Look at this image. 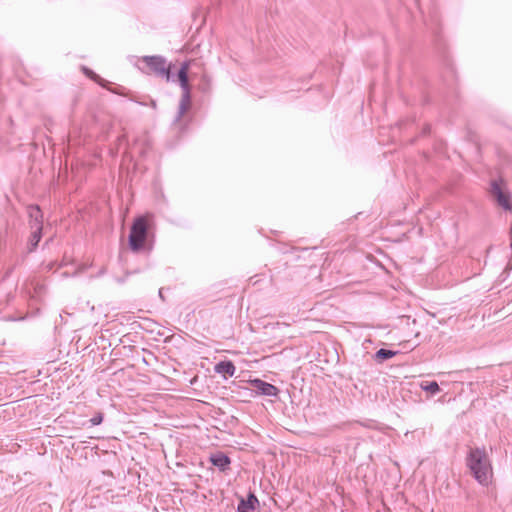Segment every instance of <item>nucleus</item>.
Masks as SVG:
<instances>
[{
    "instance_id": "obj_23",
    "label": "nucleus",
    "mask_w": 512,
    "mask_h": 512,
    "mask_svg": "<svg viewBox=\"0 0 512 512\" xmlns=\"http://www.w3.org/2000/svg\"><path fill=\"white\" fill-rule=\"evenodd\" d=\"M158 295H159L160 299H162V301H165V298H164V295H163V288L159 289Z\"/></svg>"
},
{
    "instance_id": "obj_19",
    "label": "nucleus",
    "mask_w": 512,
    "mask_h": 512,
    "mask_svg": "<svg viewBox=\"0 0 512 512\" xmlns=\"http://www.w3.org/2000/svg\"><path fill=\"white\" fill-rule=\"evenodd\" d=\"M125 90L126 88L123 87V86H119L118 88H116L115 90H110L112 93L114 94H117V95H121V96H125Z\"/></svg>"
},
{
    "instance_id": "obj_18",
    "label": "nucleus",
    "mask_w": 512,
    "mask_h": 512,
    "mask_svg": "<svg viewBox=\"0 0 512 512\" xmlns=\"http://www.w3.org/2000/svg\"><path fill=\"white\" fill-rule=\"evenodd\" d=\"M444 63H445V66H446L447 72H448L449 74H451V76H454V75H455V70H454L453 65L450 63L449 59L445 57V59H444Z\"/></svg>"
},
{
    "instance_id": "obj_11",
    "label": "nucleus",
    "mask_w": 512,
    "mask_h": 512,
    "mask_svg": "<svg viewBox=\"0 0 512 512\" xmlns=\"http://www.w3.org/2000/svg\"><path fill=\"white\" fill-rule=\"evenodd\" d=\"M43 237V228H30V235L25 246V253L30 254L37 250L39 243Z\"/></svg>"
},
{
    "instance_id": "obj_25",
    "label": "nucleus",
    "mask_w": 512,
    "mask_h": 512,
    "mask_svg": "<svg viewBox=\"0 0 512 512\" xmlns=\"http://www.w3.org/2000/svg\"><path fill=\"white\" fill-rule=\"evenodd\" d=\"M108 84H109V82L104 87V88H106V90H109V87H107Z\"/></svg>"
},
{
    "instance_id": "obj_1",
    "label": "nucleus",
    "mask_w": 512,
    "mask_h": 512,
    "mask_svg": "<svg viewBox=\"0 0 512 512\" xmlns=\"http://www.w3.org/2000/svg\"><path fill=\"white\" fill-rule=\"evenodd\" d=\"M155 244V234L152 231V222L146 216L134 219L129 235L128 246L133 253L149 255Z\"/></svg>"
},
{
    "instance_id": "obj_9",
    "label": "nucleus",
    "mask_w": 512,
    "mask_h": 512,
    "mask_svg": "<svg viewBox=\"0 0 512 512\" xmlns=\"http://www.w3.org/2000/svg\"><path fill=\"white\" fill-rule=\"evenodd\" d=\"M209 462L215 466L220 472L226 473L230 470L231 458L223 451H216L209 455Z\"/></svg>"
},
{
    "instance_id": "obj_13",
    "label": "nucleus",
    "mask_w": 512,
    "mask_h": 512,
    "mask_svg": "<svg viewBox=\"0 0 512 512\" xmlns=\"http://www.w3.org/2000/svg\"><path fill=\"white\" fill-rule=\"evenodd\" d=\"M426 25L433 32V34L435 36V42H436L437 49L441 50L443 47H442L441 37H440V33H439V20H438L436 13H433L430 16V20H429V22H426Z\"/></svg>"
},
{
    "instance_id": "obj_20",
    "label": "nucleus",
    "mask_w": 512,
    "mask_h": 512,
    "mask_svg": "<svg viewBox=\"0 0 512 512\" xmlns=\"http://www.w3.org/2000/svg\"><path fill=\"white\" fill-rule=\"evenodd\" d=\"M132 100H133V101H135V102H137V100H135V99H132ZM138 103H139L140 105H150L151 107L156 108V101H155V100H153V99H150V100H149V103H147V102H139V101H138Z\"/></svg>"
},
{
    "instance_id": "obj_22",
    "label": "nucleus",
    "mask_w": 512,
    "mask_h": 512,
    "mask_svg": "<svg viewBox=\"0 0 512 512\" xmlns=\"http://www.w3.org/2000/svg\"><path fill=\"white\" fill-rule=\"evenodd\" d=\"M52 241H53V238H52V237L48 238V239L44 242L43 247H47V246H49V245H50V243H52Z\"/></svg>"
},
{
    "instance_id": "obj_17",
    "label": "nucleus",
    "mask_w": 512,
    "mask_h": 512,
    "mask_svg": "<svg viewBox=\"0 0 512 512\" xmlns=\"http://www.w3.org/2000/svg\"><path fill=\"white\" fill-rule=\"evenodd\" d=\"M104 420V413L103 412H96L92 418H90L89 422L91 426H97L100 425Z\"/></svg>"
},
{
    "instance_id": "obj_7",
    "label": "nucleus",
    "mask_w": 512,
    "mask_h": 512,
    "mask_svg": "<svg viewBox=\"0 0 512 512\" xmlns=\"http://www.w3.org/2000/svg\"><path fill=\"white\" fill-rule=\"evenodd\" d=\"M238 505L236 512H259L260 502L253 491H249L247 496L236 494Z\"/></svg>"
},
{
    "instance_id": "obj_21",
    "label": "nucleus",
    "mask_w": 512,
    "mask_h": 512,
    "mask_svg": "<svg viewBox=\"0 0 512 512\" xmlns=\"http://www.w3.org/2000/svg\"><path fill=\"white\" fill-rule=\"evenodd\" d=\"M127 276H128V274L125 277H118V278H116V281L120 284H123V283H125Z\"/></svg>"
},
{
    "instance_id": "obj_24",
    "label": "nucleus",
    "mask_w": 512,
    "mask_h": 512,
    "mask_svg": "<svg viewBox=\"0 0 512 512\" xmlns=\"http://www.w3.org/2000/svg\"><path fill=\"white\" fill-rule=\"evenodd\" d=\"M430 133V127L429 126H426L424 129H423V134L426 135V134H429Z\"/></svg>"
},
{
    "instance_id": "obj_14",
    "label": "nucleus",
    "mask_w": 512,
    "mask_h": 512,
    "mask_svg": "<svg viewBox=\"0 0 512 512\" xmlns=\"http://www.w3.org/2000/svg\"><path fill=\"white\" fill-rule=\"evenodd\" d=\"M398 354V351H394V350H390V349H386V348H380L378 349L374 356H373V359L379 363V364H382L384 363L385 361L393 358L394 356H396Z\"/></svg>"
},
{
    "instance_id": "obj_8",
    "label": "nucleus",
    "mask_w": 512,
    "mask_h": 512,
    "mask_svg": "<svg viewBox=\"0 0 512 512\" xmlns=\"http://www.w3.org/2000/svg\"><path fill=\"white\" fill-rule=\"evenodd\" d=\"M249 383L257 395L277 397L280 392L278 387L260 378L250 379Z\"/></svg>"
},
{
    "instance_id": "obj_6",
    "label": "nucleus",
    "mask_w": 512,
    "mask_h": 512,
    "mask_svg": "<svg viewBox=\"0 0 512 512\" xmlns=\"http://www.w3.org/2000/svg\"><path fill=\"white\" fill-rule=\"evenodd\" d=\"M489 193L499 207L504 211L512 212V193L502 178L490 181Z\"/></svg>"
},
{
    "instance_id": "obj_10",
    "label": "nucleus",
    "mask_w": 512,
    "mask_h": 512,
    "mask_svg": "<svg viewBox=\"0 0 512 512\" xmlns=\"http://www.w3.org/2000/svg\"><path fill=\"white\" fill-rule=\"evenodd\" d=\"M27 213L29 217V228H43V212L39 205L31 204L27 207Z\"/></svg>"
},
{
    "instance_id": "obj_3",
    "label": "nucleus",
    "mask_w": 512,
    "mask_h": 512,
    "mask_svg": "<svg viewBox=\"0 0 512 512\" xmlns=\"http://www.w3.org/2000/svg\"><path fill=\"white\" fill-rule=\"evenodd\" d=\"M190 62L184 61L177 72H174L175 79L173 82L177 81L182 89V96L179 102V107L177 114L174 117L173 125L178 127L181 132H183L190 122L187 121L185 123L182 122L183 116L189 110L191 106V88L188 83V70H189Z\"/></svg>"
},
{
    "instance_id": "obj_16",
    "label": "nucleus",
    "mask_w": 512,
    "mask_h": 512,
    "mask_svg": "<svg viewBox=\"0 0 512 512\" xmlns=\"http://www.w3.org/2000/svg\"><path fill=\"white\" fill-rule=\"evenodd\" d=\"M82 72L83 74L88 77L89 79L96 82L101 87H105V85L108 83L107 80L103 79L101 76H99L97 73H95L92 69L86 66H82Z\"/></svg>"
},
{
    "instance_id": "obj_15",
    "label": "nucleus",
    "mask_w": 512,
    "mask_h": 512,
    "mask_svg": "<svg viewBox=\"0 0 512 512\" xmlns=\"http://www.w3.org/2000/svg\"><path fill=\"white\" fill-rule=\"evenodd\" d=\"M420 388L429 393L431 396H435L440 393L441 389L437 381H422L420 383Z\"/></svg>"
},
{
    "instance_id": "obj_12",
    "label": "nucleus",
    "mask_w": 512,
    "mask_h": 512,
    "mask_svg": "<svg viewBox=\"0 0 512 512\" xmlns=\"http://www.w3.org/2000/svg\"><path fill=\"white\" fill-rule=\"evenodd\" d=\"M214 371L215 373L222 375V377L226 380L228 377H232L235 374L236 366L234 365L233 361L225 359L215 364Z\"/></svg>"
},
{
    "instance_id": "obj_5",
    "label": "nucleus",
    "mask_w": 512,
    "mask_h": 512,
    "mask_svg": "<svg viewBox=\"0 0 512 512\" xmlns=\"http://www.w3.org/2000/svg\"><path fill=\"white\" fill-rule=\"evenodd\" d=\"M139 142H142V146L138 152L141 156L144 157L149 149L148 141L146 139L141 140L137 138L135 139L134 143L131 144L128 141L127 136L125 134H122L117 137L115 144L109 148V154L111 157L114 158L119 154L120 150L123 149V158L127 160H132L134 149Z\"/></svg>"
},
{
    "instance_id": "obj_4",
    "label": "nucleus",
    "mask_w": 512,
    "mask_h": 512,
    "mask_svg": "<svg viewBox=\"0 0 512 512\" xmlns=\"http://www.w3.org/2000/svg\"><path fill=\"white\" fill-rule=\"evenodd\" d=\"M141 61L146 65L149 72L154 73L166 81H174L175 65L172 63L167 64L165 57L160 55L143 56Z\"/></svg>"
},
{
    "instance_id": "obj_2",
    "label": "nucleus",
    "mask_w": 512,
    "mask_h": 512,
    "mask_svg": "<svg viewBox=\"0 0 512 512\" xmlns=\"http://www.w3.org/2000/svg\"><path fill=\"white\" fill-rule=\"evenodd\" d=\"M465 465L478 484L487 487L491 483L493 466L484 446L469 447L465 456Z\"/></svg>"
}]
</instances>
